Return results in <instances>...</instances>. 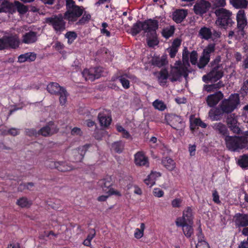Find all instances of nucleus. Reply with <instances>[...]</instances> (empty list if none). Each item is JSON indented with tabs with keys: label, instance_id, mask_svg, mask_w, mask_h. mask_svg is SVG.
<instances>
[{
	"label": "nucleus",
	"instance_id": "nucleus-38",
	"mask_svg": "<svg viewBox=\"0 0 248 248\" xmlns=\"http://www.w3.org/2000/svg\"><path fill=\"white\" fill-rule=\"evenodd\" d=\"M145 228L144 223H141L140 225V229H136L134 232V236L136 238L140 239L143 236Z\"/></svg>",
	"mask_w": 248,
	"mask_h": 248
},
{
	"label": "nucleus",
	"instance_id": "nucleus-34",
	"mask_svg": "<svg viewBox=\"0 0 248 248\" xmlns=\"http://www.w3.org/2000/svg\"><path fill=\"white\" fill-rule=\"evenodd\" d=\"M124 144L122 141L115 142L111 145V149L117 153H121L124 149Z\"/></svg>",
	"mask_w": 248,
	"mask_h": 248
},
{
	"label": "nucleus",
	"instance_id": "nucleus-50",
	"mask_svg": "<svg viewBox=\"0 0 248 248\" xmlns=\"http://www.w3.org/2000/svg\"><path fill=\"white\" fill-rule=\"evenodd\" d=\"M226 4V0H214V6L217 8H223Z\"/></svg>",
	"mask_w": 248,
	"mask_h": 248
},
{
	"label": "nucleus",
	"instance_id": "nucleus-22",
	"mask_svg": "<svg viewBox=\"0 0 248 248\" xmlns=\"http://www.w3.org/2000/svg\"><path fill=\"white\" fill-rule=\"evenodd\" d=\"M63 88L58 83L51 82L47 85V91L52 94L57 95Z\"/></svg>",
	"mask_w": 248,
	"mask_h": 248
},
{
	"label": "nucleus",
	"instance_id": "nucleus-45",
	"mask_svg": "<svg viewBox=\"0 0 248 248\" xmlns=\"http://www.w3.org/2000/svg\"><path fill=\"white\" fill-rule=\"evenodd\" d=\"M91 19V15L89 14H87L86 12L84 13L82 17L79 20L77 23V24H84Z\"/></svg>",
	"mask_w": 248,
	"mask_h": 248
},
{
	"label": "nucleus",
	"instance_id": "nucleus-11",
	"mask_svg": "<svg viewBox=\"0 0 248 248\" xmlns=\"http://www.w3.org/2000/svg\"><path fill=\"white\" fill-rule=\"evenodd\" d=\"M193 215L190 207H187L183 212L182 217H178L175 221L176 226H183L185 223H193Z\"/></svg>",
	"mask_w": 248,
	"mask_h": 248
},
{
	"label": "nucleus",
	"instance_id": "nucleus-56",
	"mask_svg": "<svg viewBox=\"0 0 248 248\" xmlns=\"http://www.w3.org/2000/svg\"><path fill=\"white\" fill-rule=\"evenodd\" d=\"M229 128L234 133L239 134L241 133V130L238 125V123L234 125L230 126Z\"/></svg>",
	"mask_w": 248,
	"mask_h": 248
},
{
	"label": "nucleus",
	"instance_id": "nucleus-9",
	"mask_svg": "<svg viewBox=\"0 0 248 248\" xmlns=\"http://www.w3.org/2000/svg\"><path fill=\"white\" fill-rule=\"evenodd\" d=\"M165 120L168 124L177 130H182L185 126V123L181 117L173 114H168L165 116Z\"/></svg>",
	"mask_w": 248,
	"mask_h": 248
},
{
	"label": "nucleus",
	"instance_id": "nucleus-21",
	"mask_svg": "<svg viewBox=\"0 0 248 248\" xmlns=\"http://www.w3.org/2000/svg\"><path fill=\"white\" fill-rule=\"evenodd\" d=\"M235 223L238 227L248 226V214H238L235 220Z\"/></svg>",
	"mask_w": 248,
	"mask_h": 248
},
{
	"label": "nucleus",
	"instance_id": "nucleus-2",
	"mask_svg": "<svg viewBox=\"0 0 248 248\" xmlns=\"http://www.w3.org/2000/svg\"><path fill=\"white\" fill-rule=\"evenodd\" d=\"M158 26V21L156 19L150 18L143 21L138 20L133 25L130 33L133 36H136L143 31L145 33H149L154 36L156 34Z\"/></svg>",
	"mask_w": 248,
	"mask_h": 248
},
{
	"label": "nucleus",
	"instance_id": "nucleus-31",
	"mask_svg": "<svg viewBox=\"0 0 248 248\" xmlns=\"http://www.w3.org/2000/svg\"><path fill=\"white\" fill-rule=\"evenodd\" d=\"M237 163L242 168H248V155L244 154L239 156Z\"/></svg>",
	"mask_w": 248,
	"mask_h": 248
},
{
	"label": "nucleus",
	"instance_id": "nucleus-1",
	"mask_svg": "<svg viewBox=\"0 0 248 248\" xmlns=\"http://www.w3.org/2000/svg\"><path fill=\"white\" fill-rule=\"evenodd\" d=\"M240 105L239 94L233 93L228 98L223 99L218 107L211 109L208 113L209 117L212 121L220 120L223 114H228L238 109Z\"/></svg>",
	"mask_w": 248,
	"mask_h": 248
},
{
	"label": "nucleus",
	"instance_id": "nucleus-7",
	"mask_svg": "<svg viewBox=\"0 0 248 248\" xmlns=\"http://www.w3.org/2000/svg\"><path fill=\"white\" fill-rule=\"evenodd\" d=\"M45 22L52 26L57 33H61L65 29V22L62 15L53 16L46 18Z\"/></svg>",
	"mask_w": 248,
	"mask_h": 248
},
{
	"label": "nucleus",
	"instance_id": "nucleus-29",
	"mask_svg": "<svg viewBox=\"0 0 248 248\" xmlns=\"http://www.w3.org/2000/svg\"><path fill=\"white\" fill-rule=\"evenodd\" d=\"M192 223H185L183 226H177V227H181L183 228V231L185 235L189 238L191 236L193 233V229L190 224Z\"/></svg>",
	"mask_w": 248,
	"mask_h": 248
},
{
	"label": "nucleus",
	"instance_id": "nucleus-37",
	"mask_svg": "<svg viewBox=\"0 0 248 248\" xmlns=\"http://www.w3.org/2000/svg\"><path fill=\"white\" fill-rule=\"evenodd\" d=\"M57 170L62 172H66L72 170V168L66 162L59 161Z\"/></svg>",
	"mask_w": 248,
	"mask_h": 248
},
{
	"label": "nucleus",
	"instance_id": "nucleus-8",
	"mask_svg": "<svg viewBox=\"0 0 248 248\" xmlns=\"http://www.w3.org/2000/svg\"><path fill=\"white\" fill-rule=\"evenodd\" d=\"M222 69H219V66H215L207 74L203 76L202 79L203 82L208 83L209 82H217L223 76Z\"/></svg>",
	"mask_w": 248,
	"mask_h": 248
},
{
	"label": "nucleus",
	"instance_id": "nucleus-35",
	"mask_svg": "<svg viewBox=\"0 0 248 248\" xmlns=\"http://www.w3.org/2000/svg\"><path fill=\"white\" fill-rule=\"evenodd\" d=\"M174 27L173 26H170L169 27L164 28L162 30V35L166 39H168L174 34Z\"/></svg>",
	"mask_w": 248,
	"mask_h": 248
},
{
	"label": "nucleus",
	"instance_id": "nucleus-63",
	"mask_svg": "<svg viewBox=\"0 0 248 248\" xmlns=\"http://www.w3.org/2000/svg\"><path fill=\"white\" fill-rule=\"evenodd\" d=\"M181 44V40L178 38H175L172 42L171 47L178 49V48Z\"/></svg>",
	"mask_w": 248,
	"mask_h": 248
},
{
	"label": "nucleus",
	"instance_id": "nucleus-53",
	"mask_svg": "<svg viewBox=\"0 0 248 248\" xmlns=\"http://www.w3.org/2000/svg\"><path fill=\"white\" fill-rule=\"evenodd\" d=\"M247 20L245 13L244 10H239L236 15V20Z\"/></svg>",
	"mask_w": 248,
	"mask_h": 248
},
{
	"label": "nucleus",
	"instance_id": "nucleus-49",
	"mask_svg": "<svg viewBox=\"0 0 248 248\" xmlns=\"http://www.w3.org/2000/svg\"><path fill=\"white\" fill-rule=\"evenodd\" d=\"M247 24V20H241L237 21V27L238 30L240 31H243L244 29Z\"/></svg>",
	"mask_w": 248,
	"mask_h": 248
},
{
	"label": "nucleus",
	"instance_id": "nucleus-14",
	"mask_svg": "<svg viewBox=\"0 0 248 248\" xmlns=\"http://www.w3.org/2000/svg\"><path fill=\"white\" fill-rule=\"evenodd\" d=\"M58 131V129L54 123L50 122L46 126H44L38 131V135H41L44 137L50 136Z\"/></svg>",
	"mask_w": 248,
	"mask_h": 248
},
{
	"label": "nucleus",
	"instance_id": "nucleus-36",
	"mask_svg": "<svg viewBox=\"0 0 248 248\" xmlns=\"http://www.w3.org/2000/svg\"><path fill=\"white\" fill-rule=\"evenodd\" d=\"M60 95L59 101L61 105H64L67 101V97L68 95V93L65 88H63L58 94Z\"/></svg>",
	"mask_w": 248,
	"mask_h": 248
},
{
	"label": "nucleus",
	"instance_id": "nucleus-23",
	"mask_svg": "<svg viewBox=\"0 0 248 248\" xmlns=\"http://www.w3.org/2000/svg\"><path fill=\"white\" fill-rule=\"evenodd\" d=\"M10 13L15 12V1L14 3L9 2H3L0 7V13Z\"/></svg>",
	"mask_w": 248,
	"mask_h": 248
},
{
	"label": "nucleus",
	"instance_id": "nucleus-60",
	"mask_svg": "<svg viewBox=\"0 0 248 248\" xmlns=\"http://www.w3.org/2000/svg\"><path fill=\"white\" fill-rule=\"evenodd\" d=\"M99 184L102 186L103 190L106 193H108V187L107 186V182L104 180H102L99 182Z\"/></svg>",
	"mask_w": 248,
	"mask_h": 248
},
{
	"label": "nucleus",
	"instance_id": "nucleus-16",
	"mask_svg": "<svg viewBox=\"0 0 248 248\" xmlns=\"http://www.w3.org/2000/svg\"><path fill=\"white\" fill-rule=\"evenodd\" d=\"M172 78L170 81L174 82L177 81L182 76L185 77L187 76L186 72V68L183 66H175L171 72Z\"/></svg>",
	"mask_w": 248,
	"mask_h": 248
},
{
	"label": "nucleus",
	"instance_id": "nucleus-32",
	"mask_svg": "<svg viewBox=\"0 0 248 248\" xmlns=\"http://www.w3.org/2000/svg\"><path fill=\"white\" fill-rule=\"evenodd\" d=\"M16 203L21 208H28L32 204L31 201L25 197L19 198L17 200Z\"/></svg>",
	"mask_w": 248,
	"mask_h": 248
},
{
	"label": "nucleus",
	"instance_id": "nucleus-13",
	"mask_svg": "<svg viewBox=\"0 0 248 248\" xmlns=\"http://www.w3.org/2000/svg\"><path fill=\"white\" fill-rule=\"evenodd\" d=\"M134 162L138 167H149V161L145 153L142 151L137 152L134 155Z\"/></svg>",
	"mask_w": 248,
	"mask_h": 248
},
{
	"label": "nucleus",
	"instance_id": "nucleus-44",
	"mask_svg": "<svg viewBox=\"0 0 248 248\" xmlns=\"http://www.w3.org/2000/svg\"><path fill=\"white\" fill-rule=\"evenodd\" d=\"M226 122L229 128L230 127V126L234 125L238 123L237 119L232 114L228 116Z\"/></svg>",
	"mask_w": 248,
	"mask_h": 248
},
{
	"label": "nucleus",
	"instance_id": "nucleus-28",
	"mask_svg": "<svg viewBox=\"0 0 248 248\" xmlns=\"http://www.w3.org/2000/svg\"><path fill=\"white\" fill-rule=\"evenodd\" d=\"M169 77V73L166 68L162 69L159 73L158 79L160 84H165L167 82V80Z\"/></svg>",
	"mask_w": 248,
	"mask_h": 248
},
{
	"label": "nucleus",
	"instance_id": "nucleus-17",
	"mask_svg": "<svg viewBox=\"0 0 248 248\" xmlns=\"http://www.w3.org/2000/svg\"><path fill=\"white\" fill-rule=\"evenodd\" d=\"M213 129L222 138L225 140V138L229 135V131L226 125L221 122L216 123L212 125Z\"/></svg>",
	"mask_w": 248,
	"mask_h": 248
},
{
	"label": "nucleus",
	"instance_id": "nucleus-3",
	"mask_svg": "<svg viewBox=\"0 0 248 248\" xmlns=\"http://www.w3.org/2000/svg\"><path fill=\"white\" fill-rule=\"evenodd\" d=\"M225 143L227 149L233 152H239L246 148L248 144V130L242 136H228L225 138Z\"/></svg>",
	"mask_w": 248,
	"mask_h": 248
},
{
	"label": "nucleus",
	"instance_id": "nucleus-43",
	"mask_svg": "<svg viewBox=\"0 0 248 248\" xmlns=\"http://www.w3.org/2000/svg\"><path fill=\"white\" fill-rule=\"evenodd\" d=\"M198 56V52L196 50H193L190 52L189 59L190 62L192 65H196L197 64Z\"/></svg>",
	"mask_w": 248,
	"mask_h": 248
},
{
	"label": "nucleus",
	"instance_id": "nucleus-12",
	"mask_svg": "<svg viewBox=\"0 0 248 248\" xmlns=\"http://www.w3.org/2000/svg\"><path fill=\"white\" fill-rule=\"evenodd\" d=\"M102 73V70L100 67L92 68L89 69H84L82 72V75L86 80L93 81L95 79L98 78Z\"/></svg>",
	"mask_w": 248,
	"mask_h": 248
},
{
	"label": "nucleus",
	"instance_id": "nucleus-42",
	"mask_svg": "<svg viewBox=\"0 0 248 248\" xmlns=\"http://www.w3.org/2000/svg\"><path fill=\"white\" fill-rule=\"evenodd\" d=\"M65 36L68 39V43L71 44L77 37V34L75 31H68L65 34Z\"/></svg>",
	"mask_w": 248,
	"mask_h": 248
},
{
	"label": "nucleus",
	"instance_id": "nucleus-24",
	"mask_svg": "<svg viewBox=\"0 0 248 248\" xmlns=\"http://www.w3.org/2000/svg\"><path fill=\"white\" fill-rule=\"evenodd\" d=\"M6 48H15L18 46L19 42L15 36H4Z\"/></svg>",
	"mask_w": 248,
	"mask_h": 248
},
{
	"label": "nucleus",
	"instance_id": "nucleus-25",
	"mask_svg": "<svg viewBox=\"0 0 248 248\" xmlns=\"http://www.w3.org/2000/svg\"><path fill=\"white\" fill-rule=\"evenodd\" d=\"M199 36L202 39L208 40L212 37V32L209 28L203 27L201 28L199 31Z\"/></svg>",
	"mask_w": 248,
	"mask_h": 248
},
{
	"label": "nucleus",
	"instance_id": "nucleus-55",
	"mask_svg": "<svg viewBox=\"0 0 248 248\" xmlns=\"http://www.w3.org/2000/svg\"><path fill=\"white\" fill-rule=\"evenodd\" d=\"M145 184L149 187H152L155 184V182L153 178L150 177V174L148 176L147 178L144 180Z\"/></svg>",
	"mask_w": 248,
	"mask_h": 248
},
{
	"label": "nucleus",
	"instance_id": "nucleus-47",
	"mask_svg": "<svg viewBox=\"0 0 248 248\" xmlns=\"http://www.w3.org/2000/svg\"><path fill=\"white\" fill-rule=\"evenodd\" d=\"M25 133L26 135L31 137L35 136L37 137L38 136V131H37L36 129L34 128H27L25 130Z\"/></svg>",
	"mask_w": 248,
	"mask_h": 248
},
{
	"label": "nucleus",
	"instance_id": "nucleus-26",
	"mask_svg": "<svg viewBox=\"0 0 248 248\" xmlns=\"http://www.w3.org/2000/svg\"><path fill=\"white\" fill-rule=\"evenodd\" d=\"M163 165L169 171H172L175 168L174 161L169 157L163 158L162 160Z\"/></svg>",
	"mask_w": 248,
	"mask_h": 248
},
{
	"label": "nucleus",
	"instance_id": "nucleus-48",
	"mask_svg": "<svg viewBox=\"0 0 248 248\" xmlns=\"http://www.w3.org/2000/svg\"><path fill=\"white\" fill-rule=\"evenodd\" d=\"M182 202V199L175 198L171 201V205L173 208H180L181 206Z\"/></svg>",
	"mask_w": 248,
	"mask_h": 248
},
{
	"label": "nucleus",
	"instance_id": "nucleus-30",
	"mask_svg": "<svg viewBox=\"0 0 248 248\" xmlns=\"http://www.w3.org/2000/svg\"><path fill=\"white\" fill-rule=\"evenodd\" d=\"M230 2L236 8H245L248 3L247 0H230Z\"/></svg>",
	"mask_w": 248,
	"mask_h": 248
},
{
	"label": "nucleus",
	"instance_id": "nucleus-64",
	"mask_svg": "<svg viewBox=\"0 0 248 248\" xmlns=\"http://www.w3.org/2000/svg\"><path fill=\"white\" fill-rule=\"evenodd\" d=\"M197 243L196 245V248H210L208 243L207 242H202V243Z\"/></svg>",
	"mask_w": 248,
	"mask_h": 248
},
{
	"label": "nucleus",
	"instance_id": "nucleus-18",
	"mask_svg": "<svg viewBox=\"0 0 248 248\" xmlns=\"http://www.w3.org/2000/svg\"><path fill=\"white\" fill-rule=\"evenodd\" d=\"M37 39V33L30 31L22 35L21 42L26 44H31L35 43Z\"/></svg>",
	"mask_w": 248,
	"mask_h": 248
},
{
	"label": "nucleus",
	"instance_id": "nucleus-62",
	"mask_svg": "<svg viewBox=\"0 0 248 248\" xmlns=\"http://www.w3.org/2000/svg\"><path fill=\"white\" fill-rule=\"evenodd\" d=\"M59 162H55V161H49L47 163V167L53 169H57V166L59 165Z\"/></svg>",
	"mask_w": 248,
	"mask_h": 248
},
{
	"label": "nucleus",
	"instance_id": "nucleus-51",
	"mask_svg": "<svg viewBox=\"0 0 248 248\" xmlns=\"http://www.w3.org/2000/svg\"><path fill=\"white\" fill-rule=\"evenodd\" d=\"M147 43L150 47H154L158 44L159 42L156 38H153L152 39H148Z\"/></svg>",
	"mask_w": 248,
	"mask_h": 248
},
{
	"label": "nucleus",
	"instance_id": "nucleus-20",
	"mask_svg": "<svg viewBox=\"0 0 248 248\" xmlns=\"http://www.w3.org/2000/svg\"><path fill=\"white\" fill-rule=\"evenodd\" d=\"M168 63L166 55H163L161 57L159 56H154L151 60L152 65L158 68L162 67Z\"/></svg>",
	"mask_w": 248,
	"mask_h": 248
},
{
	"label": "nucleus",
	"instance_id": "nucleus-4",
	"mask_svg": "<svg viewBox=\"0 0 248 248\" xmlns=\"http://www.w3.org/2000/svg\"><path fill=\"white\" fill-rule=\"evenodd\" d=\"M67 11L65 13L64 18L69 21H77L83 13L84 9L75 4V1L73 0H66Z\"/></svg>",
	"mask_w": 248,
	"mask_h": 248
},
{
	"label": "nucleus",
	"instance_id": "nucleus-27",
	"mask_svg": "<svg viewBox=\"0 0 248 248\" xmlns=\"http://www.w3.org/2000/svg\"><path fill=\"white\" fill-rule=\"evenodd\" d=\"M28 10V6L24 5L19 1H15V12L17 11L19 14L24 15Z\"/></svg>",
	"mask_w": 248,
	"mask_h": 248
},
{
	"label": "nucleus",
	"instance_id": "nucleus-57",
	"mask_svg": "<svg viewBox=\"0 0 248 248\" xmlns=\"http://www.w3.org/2000/svg\"><path fill=\"white\" fill-rule=\"evenodd\" d=\"M213 196V201L215 203L217 204L220 203V201L219 200V196L217 191L216 190H215L213 192L212 194Z\"/></svg>",
	"mask_w": 248,
	"mask_h": 248
},
{
	"label": "nucleus",
	"instance_id": "nucleus-61",
	"mask_svg": "<svg viewBox=\"0 0 248 248\" xmlns=\"http://www.w3.org/2000/svg\"><path fill=\"white\" fill-rule=\"evenodd\" d=\"M164 191L159 188H155L154 190V195L155 196L160 198L163 196Z\"/></svg>",
	"mask_w": 248,
	"mask_h": 248
},
{
	"label": "nucleus",
	"instance_id": "nucleus-19",
	"mask_svg": "<svg viewBox=\"0 0 248 248\" xmlns=\"http://www.w3.org/2000/svg\"><path fill=\"white\" fill-rule=\"evenodd\" d=\"M187 14V10L177 9L172 13V19L176 23H180L186 17Z\"/></svg>",
	"mask_w": 248,
	"mask_h": 248
},
{
	"label": "nucleus",
	"instance_id": "nucleus-54",
	"mask_svg": "<svg viewBox=\"0 0 248 248\" xmlns=\"http://www.w3.org/2000/svg\"><path fill=\"white\" fill-rule=\"evenodd\" d=\"M27 59L29 62L34 61L36 58V54L33 52H29L24 54Z\"/></svg>",
	"mask_w": 248,
	"mask_h": 248
},
{
	"label": "nucleus",
	"instance_id": "nucleus-5",
	"mask_svg": "<svg viewBox=\"0 0 248 248\" xmlns=\"http://www.w3.org/2000/svg\"><path fill=\"white\" fill-rule=\"evenodd\" d=\"M217 17V23L221 27L225 28L231 26L233 23L232 19V13L226 9L217 8L214 12Z\"/></svg>",
	"mask_w": 248,
	"mask_h": 248
},
{
	"label": "nucleus",
	"instance_id": "nucleus-33",
	"mask_svg": "<svg viewBox=\"0 0 248 248\" xmlns=\"http://www.w3.org/2000/svg\"><path fill=\"white\" fill-rule=\"evenodd\" d=\"M98 119L99 120L100 126L102 129H105L108 127V121L106 114L99 113L98 116Z\"/></svg>",
	"mask_w": 248,
	"mask_h": 248
},
{
	"label": "nucleus",
	"instance_id": "nucleus-41",
	"mask_svg": "<svg viewBox=\"0 0 248 248\" xmlns=\"http://www.w3.org/2000/svg\"><path fill=\"white\" fill-rule=\"evenodd\" d=\"M118 79L124 89H128L129 88L130 82L127 79L125 78V77H124V76H119Z\"/></svg>",
	"mask_w": 248,
	"mask_h": 248
},
{
	"label": "nucleus",
	"instance_id": "nucleus-46",
	"mask_svg": "<svg viewBox=\"0 0 248 248\" xmlns=\"http://www.w3.org/2000/svg\"><path fill=\"white\" fill-rule=\"evenodd\" d=\"M221 61V58L220 56H217L216 58L210 62L211 67L212 68L215 66H219V69H222V66L221 64H219Z\"/></svg>",
	"mask_w": 248,
	"mask_h": 248
},
{
	"label": "nucleus",
	"instance_id": "nucleus-58",
	"mask_svg": "<svg viewBox=\"0 0 248 248\" xmlns=\"http://www.w3.org/2000/svg\"><path fill=\"white\" fill-rule=\"evenodd\" d=\"M178 51V49L172 47L171 46L170 48L168 49V52L169 53V55L171 58H173L175 57Z\"/></svg>",
	"mask_w": 248,
	"mask_h": 248
},
{
	"label": "nucleus",
	"instance_id": "nucleus-10",
	"mask_svg": "<svg viewBox=\"0 0 248 248\" xmlns=\"http://www.w3.org/2000/svg\"><path fill=\"white\" fill-rule=\"evenodd\" d=\"M211 6V4L208 1L197 0L193 7L194 12L197 15L202 16L209 10Z\"/></svg>",
	"mask_w": 248,
	"mask_h": 248
},
{
	"label": "nucleus",
	"instance_id": "nucleus-6",
	"mask_svg": "<svg viewBox=\"0 0 248 248\" xmlns=\"http://www.w3.org/2000/svg\"><path fill=\"white\" fill-rule=\"evenodd\" d=\"M215 44L210 43L203 49L197 64L199 69H203L207 65L210 60L211 54L215 51Z\"/></svg>",
	"mask_w": 248,
	"mask_h": 248
},
{
	"label": "nucleus",
	"instance_id": "nucleus-39",
	"mask_svg": "<svg viewBox=\"0 0 248 248\" xmlns=\"http://www.w3.org/2000/svg\"><path fill=\"white\" fill-rule=\"evenodd\" d=\"M153 106L155 109L160 111L164 110L167 108L166 105L162 101L158 99L155 100L153 103Z\"/></svg>",
	"mask_w": 248,
	"mask_h": 248
},
{
	"label": "nucleus",
	"instance_id": "nucleus-15",
	"mask_svg": "<svg viewBox=\"0 0 248 248\" xmlns=\"http://www.w3.org/2000/svg\"><path fill=\"white\" fill-rule=\"evenodd\" d=\"M223 93L221 91H217L214 94L208 95L206 99L207 105L210 107H215L223 99Z\"/></svg>",
	"mask_w": 248,
	"mask_h": 248
},
{
	"label": "nucleus",
	"instance_id": "nucleus-40",
	"mask_svg": "<svg viewBox=\"0 0 248 248\" xmlns=\"http://www.w3.org/2000/svg\"><path fill=\"white\" fill-rule=\"evenodd\" d=\"M190 55V53L187 48V47H185L183 50L182 53V60L183 63L185 64L189 65V56Z\"/></svg>",
	"mask_w": 248,
	"mask_h": 248
},
{
	"label": "nucleus",
	"instance_id": "nucleus-59",
	"mask_svg": "<svg viewBox=\"0 0 248 248\" xmlns=\"http://www.w3.org/2000/svg\"><path fill=\"white\" fill-rule=\"evenodd\" d=\"M240 90L242 93H244L245 94L248 93V79L243 82Z\"/></svg>",
	"mask_w": 248,
	"mask_h": 248
},
{
	"label": "nucleus",
	"instance_id": "nucleus-52",
	"mask_svg": "<svg viewBox=\"0 0 248 248\" xmlns=\"http://www.w3.org/2000/svg\"><path fill=\"white\" fill-rule=\"evenodd\" d=\"M194 124L195 125L205 128L207 127V124L202 122L200 118H196L194 120Z\"/></svg>",
	"mask_w": 248,
	"mask_h": 248
}]
</instances>
